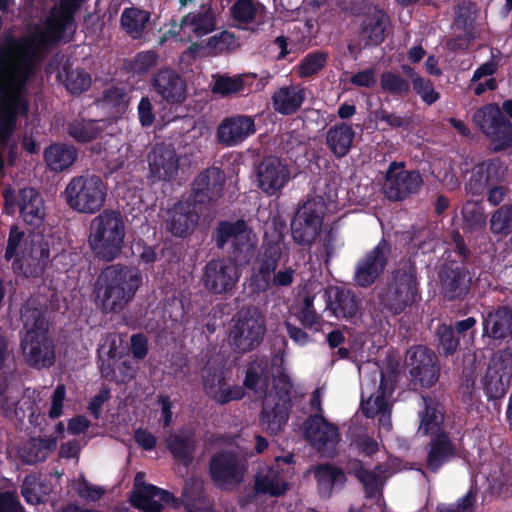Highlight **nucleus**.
Segmentation results:
<instances>
[{"instance_id":"obj_1","label":"nucleus","mask_w":512,"mask_h":512,"mask_svg":"<svg viewBox=\"0 0 512 512\" xmlns=\"http://www.w3.org/2000/svg\"><path fill=\"white\" fill-rule=\"evenodd\" d=\"M0 49L9 53V80L0 99V144L6 146L17 129L18 118L28 114V83L36 76L42 58L21 46H13L9 39L0 44Z\"/></svg>"},{"instance_id":"obj_2","label":"nucleus","mask_w":512,"mask_h":512,"mask_svg":"<svg viewBox=\"0 0 512 512\" xmlns=\"http://www.w3.org/2000/svg\"><path fill=\"white\" fill-rule=\"evenodd\" d=\"M131 504L144 512H161L164 505L178 508L181 504L187 512H213V500L203 483L195 478L185 482L181 498L153 484H143L133 492Z\"/></svg>"},{"instance_id":"obj_3","label":"nucleus","mask_w":512,"mask_h":512,"mask_svg":"<svg viewBox=\"0 0 512 512\" xmlns=\"http://www.w3.org/2000/svg\"><path fill=\"white\" fill-rule=\"evenodd\" d=\"M418 271L411 258L402 259L377 291L380 311L389 316H398L420 300Z\"/></svg>"},{"instance_id":"obj_4","label":"nucleus","mask_w":512,"mask_h":512,"mask_svg":"<svg viewBox=\"0 0 512 512\" xmlns=\"http://www.w3.org/2000/svg\"><path fill=\"white\" fill-rule=\"evenodd\" d=\"M25 334L20 348L28 366L35 369L49 368L55 362V347L48 335L49 322L45 310L26 304L21 309Z\"/></svg>"},{"instance_id":"obj_5","label":"nucleus","mask_w":512,"mask_h":512,"mask_svg":"<svg viewBox=\"0 0 512 512\" xmlns=\"http://www.w3.org/2000/svg\"><path fill=\"white\" fill-rule=\"evenodd\" d=\"M142 282L141 274L124 264L105 267L96 281V295L104 312L118 313L133 300Z\"/></svg>"},{"instance_id":"obj_6","label":"nucleus","mask_w":512,"mask_h":512,"mask_svg":"<svg viewBox=\"0 0 512 512\" xmlns=\"http://www.w3.org/2000/svg\"><path fill=\"white\" fill-rule=\"evenodd\" d=\"M214 240L218 249H224L230 244L224 259L235 264L238 269L249 265L255 256L257 237L253 228L243 218L218 222Z\"/></svg>"},{"instance_id":"obj_7","label":"nucleus","mask_w":512,"mask_h":512,"mask_svg":"<svg viewBox=\"0 0 512 512\" xmlns=\"http://www.w3.org/2000/svg\"><path fill=\"white\" fill-rule=\"evenodd\" d=\"M89 243L95 256L110 262L120 254L125 237V224L121 214L104 210L93 221Z\"/></svg>"},{"instance_id":"obj_8","label":"nucleus","mask_w":512,"mask_h":512,"mask_svg":"<svg viewBox=\"0 0 512 512\" xmlns=\"http://www.w3.org/2000/svg\"><path fill=\"white\" fill-rule=\"evenodd\" d=\"M106 195L105 183L95 174L73 177L63 192V198L69 208L89 215L101 210Z\"/></svg>"},{"instance_id":"obj_9","label":"nucleus","mask_w":512,"mask_h":512,"mask_svg":"<svg viewBox=\"0 0 512 512\" xmlns=\"http://www.w3.org/2000/svg\"><path fill=\"white\" fill-rule=\"evenodd\" d=\"M266 333L265 315L254 306L242 308L234 316V324L229 332V344L238 354L255 350Z\"/></svg>"},{"instance_id":"obj_10","label":"nucleus","mask_w":512,"mask_h":512,"mask_svg":"<svg viewBox=\"0 0 512 512\" xmlns=\"http://www.w3.org/2000/svg\"><path fill=\"white\" fill-rule=\"evenodd\" d=\"M472 120L490 141L493 152L506 151L512 147V122L505 117L497 103L478 108Z\"/></svg>"},{"instance_id":"obj_11","label":"nucleus","mask_w":512,"mask_h":512,"mask_svg":"<svg viewBox=\"0 0 512 512\" xmlns=\"http://www.w3.org/2000/svg\"><path fill=\"white\" fill-rule=\"evenodd\" d=\"M472 120L490 141L493 152L506 151L512 147V122L505 117L497 103L478 108Z\"/></svg>"},{"instance_id":"obj_12","label":"nucleus","mask_w":512,"mask_h":512,"mask_svg":"<svg viewBox=\"0 0 512 512\" xmlns=\"http://www.w3.org/2000/svg\"><path fill=\"white\" fill-rule=\"evenodd\" d=\"M472 120L490 141L493 152L506 151L512 147V122L505 117L497 103L478 108Z\"/></svg>"},{"instance_id":"obj_13","label":"nucleus","mask_w":512,"mask_h":512,"mask_svg":"<svg viewBox=\"0 0 512 512\" xmlns=\"http://www.w3.org/2000/svg\"><path fill=\"white\" fill-rule=\"evenodd\" d=\"M325 214L321 200L311 199L300 206L291 220V235L294 242L310 248L318 237Z\"/></svg>"},{"instance_id":"obj_14","label":"nucleus","mask_w":512,"mask_h":512,"mask_svg":"<svg viewBox=\"0 0 512 512\" xmlns=\"http://www.w3.org/2000/svg\"><path fill=\"white\" fill-rule=\"evenodd\" d=\"M411 383L431 388L439 380L440 364L436 353L425 345H414L406 352L405 359Z\"/></svg>"},{"instance_id":"obj_15","label":"nucleus","mask_w":512,"mask_h":512,"mask_svg":"<svg viewBox=\"0 0 512 512\" xmlns=\"http://www.w3.org/2000/svg\"><path fill=\"white\" fill-rule=\"evenodd\" d=\"M208 472L217 488L228 490L243 482L246 464L236 452L223 449L210 458Z\"/></svg>"},{"instance_id":"obj_16","label":"nucleus","mask_w":512,"mask_h":512,"mask_svg":"<svg viewBox=\"0 0 512 512\" xmlns=\"http://www.w3.org/2000/svg\"><path fill=\"white\" fill-rule=\"evenodd\" d=\"M404 162L392 161L385 173L384 196L393 202L403 201L417 194L423 183L418 170H405Z\"/></svg>"},{"instance_id":"obj_17","label":"nucleus","mask_w":512,"mask_h":512,"mask_svg":"<svg viewBox=\"0 0 512 512\" xmlns=\"http://www.w3.org/2000/svg\"><path fill=\"white\" fill-rule=\"evenodd\" d=\"M225 185V172L219 167H208L194 178L188 198L199 207V211H204L223 197Z\"/></svg>"},{"instance_id":"obj_18","label":"nucleus","mask_w":512,"mask_h":512,"mask_svg":"<svg viewBox=\"0 0 512 512\" xmlns=\"http://www.w3.org/2000/svg\"><path fill=\"white\" fill-rule=\"evenodd\" d=\"M474 273L461 260H445L439 267L438 278L443 297L462 301L470 293Z\"/></svg>"},{"instance_id":"obj_19","label":"nucleus","mask_w":512,"mask_h":512,"mask_svg":"<svg viewBox=\"0 0 512 512\" xmlns=\"http://www.w3.org/2000/svg\"><path fill=\"white\" fill-rule=\"evenodd\" d=\"M391 250L390 242L382 238L373 249L366 252L356 263L354 283L361 288L372 286L384 273Z\"/></svg>"},{"instance_id":"obj_20","label":"nucleus","mask_w":512,"mask_h":512,"mask_svg":"<svg viewBox=\"0 0 512 512\" xmlns=\"http://www.w3.org/2000/svg\"><path fill=\"white\" fill-rule=\"evenodd\" d=\"M240 279V271L235 264L224 258L211 259L203 268L201 283L211 294H230Z\"/></svg>"},{"instance_id":"obj_21","label":"nucleus","mask_w":512,"mask_h":512,"mask_svg":"<svg viewBox=\"0 0 512 512\" xmlns=\"http://www.w3.org/2000/svg\"><path fill=\"white\" fill-rule=\"evenodd\" d=\"M290 180L289 166L278 156H265L256 167L257 187L267 196L280 193Z\"/></svg>"},{"instance_id":"obj_22","label":"nucleus","mask_w":512,"mask_h":512,"mask_svg":"<svg viewBox=\"0 0 512 512\" xmlns=\"http://www.w3.org/2000/svg\"><path fill=\"white\" fill-rule=\"evenodd\" d=\"M282 258V247L279 242H263L255 259L256 272L250 277L253 292L264 293L269 290L270 276L276 271Z\"/></svg>"},{"instance_id":"obj_23","label":"nucleus","mask_w":512,"mask_h":512,"mask_svg":"<svg viewBox=\"0 0 512 512\" xmlns=\"http://www.w3.org/2000/svg\"><path fill=\"white\" fill-rule=\"evenodd\" d=\"M200 212L199 207L188 197L178 200L167 210L165 228L175 237L186 238L196 229Z\"/></svg>"},{"instance_id":"obj_24","label":"nucleus","mask_w":512,"mask_h":512,"mask_svg":"<svg viewBox=\"0 0 512 512\" xmlns=\"http://www.w3.org/2000/svg\"><path fill=\"white\" fill-rule=\"evenodd\" d=\"M151 87L162 101L171 105H180L187 98L185 80L171 68L164 67L153 74Z\"/></svg>"},{"instance_id":"obj_25","label":"nucleus","mask_w":512,"mask_h":512,"mask_svg":"<svg viewBox=\"0 0 512 512\" xmlns=\"http://www.w3.org/2000/svg\"><path fill=\"white\" fill-rule=\"evenodd\" d=\"M507 167L499 158L487 159L474 166L466 183V190L472 195H482L487 188L503 182Z\"/></svg>"},{"instance_id":"obj_26","label":"nucleus","mask_w":512,"mask_h":512,"mask_svg":"<svg viewBox=\"0 0 512 512\" xmlns=\"http://www.w3.org/2000/svg\"><path fill=\"white\" fill-rule=\"evenodd\" d=\"M507 167L499 158L487 159L474 166L466 183V190L472 195H482L487 188L503 182Z\"/></svg>"},{"instance_id":"obj_27","label":"nucleus","mask_w":512,"mask_h":512,"mask_svg":"<svg viewBox=\"0 0 512 512\" xmlns=\"http://www.w3.org/2000/svg\"><path fill=\"white\" fill-rule=\"evenodd\" d=\"M256 125L252 116L235 114L225 117L218 125L216 139L219 144L234 147L255 134Z\"/></svg>"},{"instance_id":"obj_28","label":"nucleus","mask_w":512,"mask_h":512,"mask_svg":"<svg viewBox=\"0 0 512 512\" xmlns=\"http://www.w3.org/2000/svg\"><path fill=\"white\" fill-rule=\"evenodd\" d=\"M148 165L151 178L170 181L178 174L179 158L172 145L156 143L148 155Z\"/></svg>"},{"instance_id":"obj_29","label":"nucleus","mask_w":512,"mask_h":512,"mask_svg":"<svg viewBox=\"0 0 512 512\" xmlns=\"http://www.w3.org/2000/svg\"><path fill=\"white\" fill-rule=\"evenodd\" d=\"M426 452L425 467L432 473L439 472L444 465L460 457V451L448 432L430 436Z\"/></svg>"},{"instance_id":"obj_30","label":"nucleus","mask_w":512,"mask_h":512,"mask_svg":"<svg viewBox=\"0 0 512 512\" xmlns=\"http://www.w3.org/2000/svg\"><path fill=\"white\" fill-rule=\"evenodd\" d=\"M305 438L319 451L325 452L338 442V428L321 414L307 417L303 423Z\"/></svg>"},{"instance_id":"obj_31","label":"nucleus","mask_w":512,"mask_h":512,"mask_svg":"<svg viewBox=\"0 0 512 512\" xmlns=\"http://www.w3.org/2000/svg\"><path fill=\"white\" fill-rule=\"evenodd\" d=\"M483 336L493 341L512 338V306L500 305L482 314Z\"/></svg>"},{"instance_id":"obj_32","label":"nucleus","mask_w":512,"mask_h":512,"mask_svg":"<svg viewBox=\"0 0 512 512\" xmlns=\"http://www.w3.org/2000/svg\"><path fill=\"white\" fill-rule=\"evenodd\" d=\"M17 206L21 218L27 225L35 229L43 224L45 218L44 200L35 188L20 189Z\"/></svg>"},{"instance_id":"obj_33","label":"nucleus","mask_w":512,"mask_h":512,"mask_svg":"<svg viewBox=\"0 0 512 512\" xmlns=\"http://www.w3.org/2000/svg\"><path fill=\"white\" fill-rule=\"evenodd\" d=\"M424 407L419 411L418 433L423 436H433L440 432H447L444 427L443 405L430 395H422Z\"/></svg>"},{"instance_id":"obj_34","label":"nucleus","mask_w":512,"mask_h":512,"mask_svg":"<svg viewBox=\"0 0 512 512\" xmlns=\"http://www.w3.org/2000/svg\"><path fill=\"white\" fill-rule=\"evenodd\" d=\"M292 407L265 398L259 415L262 430L269 435H278L284 430Z\"/></svg>"},{"instance_id":"obj_35","label":"nucleus","mask_w":512,"mask_h":512,"mask_svg":"<svg viewBox=\"0 0 512 512\" xmlns=\"http://www.w3.org/2000/svg\"><path fill=\"white\" fill-rule=\"evenodd\" d=\"M305 99L306 89L300 84L280 87L271 97L273 109L284 116L297 113Z\"/></svg>"},{"instance_id":"obj_36","label":"nucleus","mask_w":512,"mask_h":512,"mask_svg":"<svg viewBox=\"0 0 512 512\" xmlns=\"http://www.w3.org/2000/svg\"><path fill=\"white\" fill-rule=\"evenodd\" d=\"M56 447L55 436L30 437L19 446L18 456L24 464L34 465L46 461Z\"/></svg>"},{"instance_id":"obj_37","label":"nucleus","mask_w":512,"mask_h":512,"mask_svg":"<svg viewBox=\"0 0 512 512\" xmlns=\"http://www.w3.org/2000/svg\"><path fill=\"white\" fill-rule=\"evenodd\" d=\"M355 131L350 124L341 122L331 126L326 133V145L337 158L345 157L351 150Z\"/></svg>"},{"instance_id":"obj_38","label":"nucleus","mask_w":512,"mask_h":512,"mask_svg":"<svg viewBox=\"0 0 512 512\" xmlns=\"http://www.w3.org/2000/svg\"><path fill=\"white\" fill-rule=\"evenodd\" d=\"M314 477L319 495L324 498L330 497L334 488H342L347 481L343 469L330 463L317 465Z\"/></svg>"},{"instance_id":"obj_39","label":"nucleus","mask_w":512,"mask_h":512,"mask_svg":"<svg viewBox=\"0 0 512 512\" xmlns=\"http://www.w3.org/2000/svg\"><path fill=\"white\" fill-rule=\"evenodd\" d=\"M327 306L335 317L351 319L358 312L359 300L351 290L336 287L333 296L329 295Z\"/></svg>"},{"instance_id":"obj_40","label":"nucleus","mask_w":512,"mask_h":512,"mask_svg":"<svg viewBox=\"0 0 512 512\" xmlns=\"http://www.w3.org/2000/svg\"><path fill=\"white\" fill-rule=\"evenodd\" d=\"M78 152L73 145L65 143L51 144L44 151L47 166L55 172H62L74 164Z\"/></svg>"},{"instance_id":"obj_41","label":"nucleus","mask_w":512,"mask_h":512,"mask_svg":"<svg viewBox=\"0 0 512 512\" xmlns=\"http://www.w3.org/2000/svg\"><path fill=\"white\" fill-rule=\"evenodd\" d=\"M104 131L102 120L75 118L67 124L68 135L77 143H89Z\"/></svg>"},{"instance_id":"obj_42","label":"nucleus","mask_w":512,"mask_h":512,"mask_svg":"<svg viewBox=\"0 0 512 512\" xmlns=\"http://www.w3.org/2000/svg\"><path fill=\"white\" fill-rule=\"evenodd\" d=\"M151 18L150 12L137 8L127 7L122 11L120 26L132 39H141Z\"/></svg>"},{"instance_id":"obj_43","label":"nucleus","mask_w":512,"mask_h":512,"mask_svg":"<svg viewBox=\"0 0 512 512\" xmlns=\"http://www.w3.org/2000/svg\"><path fill=\"white\" fill-rule=\"evenodd\" d=\"M388 22V16L381 11L367 16L363 20L360 37L366 46H378L385 40Z\"/></svg>"},{"instance_id":"obj_44","label":"nucleus","mask_w":512,"mask_h":512,"mask_svg":"<svg viewBox=\"0 0 512 512\" xmlns=\"http://www.w3.org/2000/svg\"><path fill=\"white\" fill-rule=\"evenodd\" d=\"M57 79L61 81L71 95H81L91 87V76L84 69H72L65 63L58 71Z\"/></svg>"},{"instance_id":"obj_45","label":"nucleus","mask_w":512,"mask_h":512,"mask_svg":"<svg viewBox=\"0 0 512 512\" xmlns=\"http://www.w3.org/2000/svg\"><path fill=\"white\" fill-rule=\"evenodd\" d=\"M460 338L453 332L452 325L441 323L434 334V346L442 357L454 356L460 349Z\"/></svg>"},{"instance_id":"obj_46","label":"nucleus","mask_w":512,"mask_h":512,"mask_svg":"<svg viewBox=\"0 0 512 512\" xmlns=\"http://www.w3.org/2000/svg\"><path fill=\"white\" fill-rule=\"evenodd\" d=\"M191 27V31L197 37H202L215 30L216 20L210 8L203 12L187 14L180 23V28Z\"/></svg>"},{"instance_id":"obj_47","label":"nucleus","mask_w":512,"mask_h":512,"mask_svg":"<svg viewBox=\"0 0 512 512\" xmlns=\"http://www.w3.org/2000/svg\"><path fill=\"white\" fill-rule=\"evenodd\" d=\"M361 410L367 418H374L379 414L381 417H390L391 404L387 400V385L384 377L381 378L373 401L371 399L362 401Z\"/></svg>"},{"instance_id":"obj_48","label":"nucleus","mask_w":512,"mask_h":512,"mask_svg":"<svg viewBox=\"0 0 512 512\" xmlns=\"http://www.w3.org/2000/svg\"><path fill=\"white\" fill-rule=\"evenodd\" d=\"M270 383V370L268 364L263 361L249 363L245 373L244 386L252 391L258 388L267 390Z\"/></svg>"},{"instance_id":"obj_49","label":"nucleus","mask_w":512,"mask_h":512,"mask_svg":"<svg viewBox=\"0 0 512 512\" xmlns=\"http://www.w3.org/2000/svg\"><path fill=\"white\" fill-rule=\"evenodd\" d=\"M99 102L102 107L108 109L111 114H123L128 106V97L125 87L111 86L104 89Z\"/></svg>"},{"instance_id":"obj_50","label":"nucleus","mask_w":512,"mask_h":512,"mask_svg":"<svg viewBox=\"0 0 512 512\" xmlns=\"http://www.w3.org/2000/svg\"><path fill=\"white\" fill-rule=\"evenodd\" d=\"M230 11L235 21L249 24L255 21L259 13H265V6L253 0H236Z\"/></svg>"},{"instance_id":"obj_51","label":"nucleus","mask_w":512,"mask_h":512,"mask_svg":"<svg viewBox=\"0 0 512 512\" xmlns=\"http://www.w3.org/2000/svg\"><path fill=\"white\" fill-rule=\"evenodd\" d=\"M353 474L363 484L366 497H375L382 485L381 476L364 468L359 460L353 463Z\"/></svg>"},{"instance_id":"obj_52","label":"nucleus","mask_w":512,"mask_h":512,"mask_svg":"<svg viewBox=\"0 0 512 512\" xmlns=\"http://www.w3.org/2000/svg\"><path fill=\"white\" fill-rule=\"evenodd\" d=\"M353 474L363 484L366 497H375L382 485L381 476L364 468L359 460L353 463Z\"/></svg>"},{"instance_id":"obj_53","label":"nucleus","mask_w":512,"mask_h":512,"mask_svg":"<svg viewBox=\"0 0 512 512\" xmlns=\"http://www.w3.org/2000/svg\"><path fill=\"white\" fill-rule=\"evenodd\" d=\"M328 54L323 51L310 52L301 60L297 68L300 78H310L319 73L327 64Z\"/></svg>"},{"instance_id":"obj_54","label":"nucleus","mask_w":512,"mask_h":512,"mask_svg":"<svg viewBox=\"0 0 512 512\" xmlns=\"http://www.w3.org/2000/svg\"><path fill=\"white\" fill-rule=\"evenodd\" d=\"M167 447L174 459L190 462L195 449V440L192 435L175 434L168 441Z\"/></svg>"},{"instance_id":"obj_55","label":"nucleus","mask_w":512,"mask_h":512,"mask_svg":"<svg viewBox=\"0 0 512 512\" xmlns=\"http://www.w3.org/2000/svg\"><path fill=\"white\" fill-rule=\"evenodd\" d=\"M380 87L383 92L403 97L410 92V83L398 73L384 71L380 75Z\"/></svg>"},{"instance_id":"obj_56","label":"nucleus","mask_w":512,"mask_h":512,"mask_svg":"<svg viewBox=\"0 0 512 512\" xmlns=\"http://www.w3.org/2000/svg\"><path fill=\"white\" fill-rule=\"evenodd\" d=\"M206 393L221 405L229 403L230 401L240 400L244 396L242 387H230L223 380H219L218 387L206 388Z\"/></svg>"},{"instance_id":"obj_57","label":"nucleus","mask_w":512,"mask_h":512,"mask_svg":"<svg viewBox=\"0 0 512 512\" xmlns=\"http://www.w3.org/2000/svg\"><path fill=\"white\" fill-rule=\"evenodd\" d=\"M490 228L494 234L508 235L512 233V205H503L493 213Z\"/></svg>"},{"instance_id":"obj_58","label":"nucleus","mask_w":512,"mask_h":512,"mask_svg":"<svg viewBox=\"0 0 512 512\" xmlns=\"http://www.w3.org/2000/svg\"><path fill=\"white\" fill-rule=\"evenodd\" d=\"M41 487V479L37 474L31 473L25 476L20 492L26 503L31 505L42 503V497L40 496Z\"/></svg>"},{"instance_id":"obj_59","label":"nucleus","mask_w":512,"mask_h":512,"mask_svg":"<svg viewBox=\"0 0 512 512\" xmlns=\"http://www.w3.org/2000/svg\"><path fill=\"white\" fill-rule=\"evenodd\" d=\"M245 82L242 76H220L216 79L213 86V93L221 96H229L244 91Z\"/></svg>"},{"instance_id":"obj_60","label":"nucleus","mask_w":512,"mask_h":512,"mask_svg":"<svg viewBox=\"0 0 512 512\" xmlns=\"http://www.w3.org/2000/svg\"><path fill=\"white\" fill-rule=\"evenodd\" d=\"M508 389V383H505L502 375L486 374L484 377V392L488 400H500L502 399Z\"/></svg>"},{"instance_id":"obj_61","label":"nucleus","mask_w":512,"mask_h":512,"mask_svg":"<svg viewBox=\"0 0 512 512\" xmlns=\"http://www.w3.org/2000/svg\"><path fill=\"white\" fill-rule=\"evenodd\" d=\"M158 54L153 50L142 51L136 54L130 64V70L136 75H144L158 62Z\"/></svg>"},{"instance_id":"obj_62","label":"nucleus","mask_w":512,"mask_h":512,"mask_svg":"<svg viewBox=\"0 0 512 512\" xmlns=\"http://www.w3.org/2000/svg\"><path fill=\"white\" fill-rule=\"evenodd\" d=\"M293 385L289 379V377L285 374L279 375L274 382L275 394L273 396H269L268 398L272 402L282 403L284 405L292 407L291 402V391Z\"/></svg>"},{"instance_id":"obj_63","label":"nucleus","mask_w":512,"mask_h":512,"mask_svg":"<svg viewBox=\"0 0 512 512\" xmlns=\"http://www.w3.org/2000/svg\"><path fill=\"white\" fill-rule=\"evenodd\" d=\"M413 90L427 105H432L440 99V93L435 91L430 79L417 77L413 79Z\"/></svg>"},{"instance_id":"obj_64","label":"nucleus","mask_w":512,"mask_h":512,"mask_svg":"<svg viewBox=\"0 0 512 512\" xmlns=\"http://www.w3.org/2000/svg\"><path fill=\"white\" fill-rule=\"evenodd\" d=\"M477 491L470 489L463 497L453 504H441L437 512H472L476 504Z\"/></svg>"}]
</instances>
